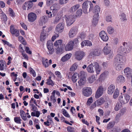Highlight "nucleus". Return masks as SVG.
I'll list each match as a JSON object with an SVG mask.
<instances>
[{
	"label": "nucleus",
	"instance_id": "ea45409f",
	"mask_svg": "<svg viewBox=\"0 0 132 132\" xmlns=\"http://www.w3.org/2000/svg\"><path fill=\"white\" fill-rule=\"evenodd\" d=\"M119 91L118 89H116L113 95V98H117L119 95Z\"/></svg>",
	"mask_w": 132,
	"mask_h": 132
},
{
	"label": "nucleus",
	"instance_id": "aec40b11",
	"mask_svg": "<svg viewBox=\"0 0 132 132\" xmlns=\"http://www.w3.org/2000/svg\"><path fill=\"white\" fill-rule=\"evenodd\" d=\"M95 62H94L92 63L87 67V69L88 72L93 73L94 72L93 67H95Z\"/></svg>",
	"mask_w": 132,
	"mask_h": 132
},
{
	"label": "nucleus",
	"instance_id": "3c124183",
	"mask_svg": "<svg viewBox=\"0 0 132 132\" xmlns=\"http://www.w3.org/2000/svg\"><path fill=\"white\" fill-rule=\"evenodd\" d=\"M93 101L92 97H90L88 99L86 104L87 105L89 106L90 105V104L93 102Z\"/></svg>",
	"mask_w": 132,
	"mask_h": 132
},
{
	"label": "nucleus",
	"instance_id": "a878e982",
	"mask_svg": "<svg viewBox=\"0 0 132 132\" xmlns=\"http://www.w3.org/2000/svg\"><path fill=\"white\" fill-rule=\"evenodd\" d=\"M71 54V53L67 54L64 56L61 59V61L64 62L69 60Z\"/></svg>",
	"mask_w": 132,
	"mask_h": 132
},
{
	"label": "nucleus",
	"instance_id": "09e8293b",
	"mask_svg": "<svg viewBox=\"0 0 132 132\" xmlns=\"http://www.w3.org/2000/svg\"><path fill=\"white\" fill-rule=\"evenodd\" d=\"M79 74L81 78H86V73L84 71H81Z\"/></svg>",
	"mask_w": 132,
	"mask_h": 132
},
{
	"label": "nucleus",
	"instance_id": "c756f323",
	"mask_svg": "<svg viewBox=\"0 0 132 132\" xmlns=\"http://www.w3.org/2000/svg\"><path fill=\"white\" fill-rule=\"evenodd\" d=\"M96 80L95 77L94 75L90 76L88 78V80L89 83H92Z\"/></svg>",
	"mask_w": 132,
	"mask_h": 132
},
{
	"label": "nucleus",
	"instance_id": "7c9ffc66",
	"mask_svg": "<svg viewBox=\"0 0 132 132\" xmlns=\"http://www.w3.org/2000/svg\"><path fill=\"white\" fill-rule=\"evenodd\" d=\"M79 77L78 74L75 73L72 77V80L74 82H76Z\"/></svg>",
	"mask_w": 132,
	"mask_h": 132
},
{
	"label": "nucleus",
	"instance_id": "de8ad7c7",
	"mask_svg": "<svg viewBox=\"0 0 132 132\" xmlns=\"http://www.w3.org/2000/svg\"><path fill=\"white\" fill-rule=\"evenodd\" d=\"M29 70L30 72V73L32 74V76L34 77H35L36 76V75L35 71L31 67L29 68Z\"/></svg>",
	"mask_w": 132,
	"mask_h": 132
},
{
	"label": "nucleus",
	"instance_id": "4be33fe9",
	"mask_svg": "<svg viewBox=\"0 0 132 132\" xmlns=\"http://www.w3.org/2000/svg\"><path fill=\"white\" fill-rule=\"evenodd\" d=\"M48 17L45 15L43 16L40 18V20L39 22L40 24L42 25L43 23H46L48 21Z\"/></svg>",
	"mask_w": 132,
	"mask_h": 132
},
{
	"label": "nucleus",
	"instance_id": "20e7f679",
	"mask_svg": "<svg viewBox=\"0 0 132 132\" xmlns=\"http://www.w3.org/2000/svg\"><path fill=\"white\" fill-rule=\"evenodd\" d=\"M64 17L67 21L68 26L71 25L75 21V19L73 15L67 14L64 15Z\"/></svg>",
	"mask_w": 132,
	"mask_h": 132
},
{
	"label": "nucleus",
	"instance_id": "680f3d73",
	"mask_svg": "<svg viewBox=\"0 0 132 132\" xmlns=\"http://www.w3.org/2000/svg\"><path fill=\"white\" fill-rule=\"evenodd\" d=\"M113 127V123L112 122H110L108 125L107 128L109 129Z\"/></svg>",
	"mask_w": 132,
	"mask_h": 132
},
{
	"label": "nucleus",
	"instance_id": "4d7b16f0",
	"mask_svg": "<svg viewBox=\"0 0 132 132\" xmlns=\"http://www.w3.org/2000/svg\"><path fill=\"white\" fill-rule=\"evenodd\" d=\"M69 0H59V3L61 4H63L67 3Z\"/></svg>",
	"mask_w": 132,
	"mask_h": 132
},
{
	"label": "nucleus",
	"instance_id": "f3484780",
	"mask_svg": "<svg viewBox=\"0 0 132 132\" xmlns=\"http://www.w3.org/2000/svg\"><path fill=\"white\" fill-rule=\"evenodd\" d=\"M73 40H70L68 42L66 46L65 49L66 51L71 50L73 49Z\"/></svg>",
	"mask_w": 132,
	"mask_h": 132
},
{
	"label": "nucleus",
	"instance_id": "412c9836",
	"mask_svg": "<svg viewBox=\"0 0 132 132\" xmlns=\"http://www.w3.org/2000/svg\"><path fill=\"white\" fill-rule=\"evenodd\" d=\"M115 86L113 85L109 86L108 88V93L109 94H112L115 90Z\"/></svg>",
	"mask_w": 132,
	"mask_h": 132
},
{
	"label": "nucleus",
	"instance_id": "6e6552de",
	"mask_svg": "<svg viewBox=\"0 0 132 132\" xmlns=\"http://www.w3.org/2000/svg\"><path fill=\"white\" fill-rule=\"evenodd\" d=\"M78 31V28L77 27H72L70 30L69 33V35L70 38H72L77 34Z\"/></svg>",
	"mask_w": 132,
	"mask_h": 132
},
{
	"label": "nucleus",
	"instance_id": "a211bd4d",
	"mask_svg": "<svg viewBox=\"0 0 132 132\" xmlns=\"http://www.w3.org/2000/svg\"><path fill=\"white\" fill-rule=\"evenodd\" d=\"M64 23H59L57 25L55 31L59 33L61 32L64 29Z\"/></svg>",
	"mask_w": 132,
	"mask_h": 132
},
{
	"label": "nucleus",
	"instance_id": "338daca9",
	"mask_svg": "<svg viewBox=\"0 0 132 132\" xmlns=\"http://www.w3.org/2000/svg\"><path fill=\"white\" fill-rule=\"evenodd\" d=\"M96 102L95 101L94 103L92 104L90 106V108L91 109H93L96 106Z\"/></svg>",
	"mask_w": 132,
	"mask_h": 132
},
{
	"label": "nucleus",
	"instance_id": "72a5a7b5",
	"mask_svg": "<svg viewBox=\"0 0 132 132\" xmlns=\"http://www.w3.org/2000/svg\"><path fill=\"white\" fill-rule=\"evenodd\" d=\"M107 31L109 34H112L114 31V28L112 27H109L107 28Z\"/></svg>",
	"mask_w": 132,
	"mask_h": 132
},
{
	"label": "nucleus",
	"instance_id": "49530a36",
	"mask_svg": "<svg viewBox=\"0 0 132 132\" xmlns=\"http://www.w3.org/2000/svg\"><path fill=\"white\" fill-rule=\"evenodd\" d=\"M14 120L15 122L17 123L20 124L21 123L20 121L21 120L19 117H15Z\"/></svg>",
	"mask_w": 132,
	"mask_h": 132
},
{
	"label": "nucleus",
	"instance_id": "c9c22d12",
	"mask_svg": "<svg viewBox=\"0 0 132 132\" xmlns=\"http://www.w3.org/2000/svg\"><path fill=\"white\" fill-rule=\"evenodd\" d=\"M5 66H6L5 62V61L2 60L0 61V69L1 70H4V67Z\"/></svg>",
	"mask_w": 132,
	"mask_h": 132
},
{
	"label": "nucleus",
	"instance_id": "cd10ccee",
	"mask_svg": "<svg viewBox=\"0 0 132 132\" xmlns=\"http://www.w3.org/2000/svg\"><path fill=\"white\" fill-rule=\"evenodd\" d=\"M61 16L58 15L55 18L53 22L54 23H57L59 22H61Z\"/></svg>",
	"mask_w": 132,
	"mask_h": 132
},
{
	"label": "nucleus",
	"instance_id": "6e6d98bb",
	"mask_svg": "<svg viewBox=\"0 0 132 132\" xmlns=\"http://www.w3.org/2000/svg\"><path fill=\"white\" fill-rule=\"evenodd\" d=\"M46 13L48 15V17L51 18L53 17V14L51 12L46 10Z\"/></svg>",
	"mask_w": 132,
	"mask_h": 132
},
{
	"label": "nucleus",
	"instance_id": "5fc2aeb1",
	"mask_svg": "<svg viewBox=\"0 0 132 132\" xmlns=\"http://www.w3.org/2000/svg\"><path fill=\"white\" fill-rule=\"evenodd\" d=\"M2 41L4 43V45L6 44L9 47H12V45L8 42L4 40H2Z\"/></svg>",
	"mask_w": 132,
	"mask_h": 132
},
{
	"label": "nucleus",
	"instance_id": "5701e85b",
	"mask_svg": "<svg viewBox=\"0 0 132 132\" xmlns=\"http://www.w3.org/2000/svg\"><path fill=\"white\" fill-rule=\"evenodd\" d=\"M100 12V8L98 5H96L94 8L93 12L94 13V17L96 16L97 17L98 16L99 13Z\"/></svg>",
	"mask_w": 132,
	"mask_h": 132
},
{
	"label": "nucleus",
	"instance_id": "0e129e2a",
	"mask_svg": "<svg viewBox=\"0 0 132 132\" xmlns=\"http://www.w3.org/2000/svg\"><path fill=\"white\" fill-rule=\"evenodd\" d=\"M25 51L26 53H29V54H31V52L30 51L29 48L28 47H26L25 48Z\"/></svg>",
	"mask_w": 132,
	"mask_h": 132
},
{
	"label": "nucleus",
	"instance_id": "69168bd1",
	"mask_svg": "<svg viewBox=\"0 0 132 132\" xmlns=\"http://www.w3.org/2000/svg\"><path fill=\"white\" fill-rule=\"evenodd\" d=\"M86 36V34L84 32L81 33L79 35V37L81 38H84Z\"/></svg>",
	"mask_w": 132,
	"mask_h": 132
},
{
	"label": "nucleus",
	"instance_id": "9b49d317",
	"mask_svg": "<svg viewBox=\"0 0 132 132\" xmlns=\"http://www.w3.org/2000/svg\"><path fill=\"white\" fill-rule=\"evenodd\" d=\"M104 91V88L103 86H100L97 89L95 95V97L98 98L100 97L103 94Z\"/></svg>",
	"mask_w": 132,
	"mask_h": 132
},
{
	"label": "nucleus",
	"instance_id": "13d9d810",
	"mask_svg": "<svg viewBox=\"0 0 132 132\" xmlns=\"http://www.w3.org/2000/svg\"><path fill=\"white\" fill-rule=\"evenodd\" d=\"M95 37V36L93 34H90L88 37V38L90 40H93Z\"/></svg>",
	"mask_w": 132,
	"mask_h": 132
},
{
	"label": "nucleus",
	"instance_id": "b1692460",
	"mask_svg": "<svg viewBox=\"0 0 132 132\" xmlns=\"http://www.w3.org/2000/svg\"><path fill=\"white\" fill-rule=\"evenodd\" d=\"M125 80V77L122 75H120L117 77L116 79L117 81L119 83H123Z\"/></svg>",
	"mask_w": 132,
	"mask_h": 132
},
{
	"label": "nucleus",
	"instance_id": "8fccbe9b",
	"mask_svg": "<svg viewBox=\"0 0 132 132\" xmlns=\"http://www.w3.org/2000/svg\"><path fill=\"white\" fill-rule=\"evenodd\" d=\"M9 11L10 12V15L12 17H14L15 16V14L12 10L11 8H9Z\"/></svg>",
	"mask_w": 132,
	"mask_h": 132
},
{
	"label": "nucleus",
	"instance_id": "37998d69",
	"mask_svg": "<svg viewBox=\"0 0 132 132\" xmlns=\"http://www.w3.org/2000/svg\"><path fill=\"white\" fill-rule=\"evenodd\" d=\"M62 111L63 114L65 116L68 118H69L70 117V115L65 109H62Z\"/></svg>",
	"mask_w": 132,
	"mask_h": 132
},
{
	"label": "nucleus",
	"instance_id": "f704fd0d",
	"mask_svg": "<svg viewBox=\"0 0 132 132\" xmlns=\"http://www.w3.org/2000/svg\"><path fill=\"white\" fill-rule=\"evenodd\" d=\"M51 10H54L59 11L60 9V7L58 4H54L51 7Z\"/></svg>",
	"mask_w": 132,
	"mask_h": 132
},
{
	"label": "nucleus",
	"instance_id": "79ce46f5",
	"mask_svg": "<svg viewBox=\"0 0 132 132\" xmlns=\"http://www.w3.org/2000/svg\"><path fill=\"white\" fill-rule=\"evenodd\" d=\"M108 72L107 71H105L102 73L100 76L99 78H102L106 77L108 75Z\"/></svg>",
	"mask_w": 132,
	"mask_h": 132
},
{
	"label": "nucleus",
	"instance_id": "c85d7f7f",
	"mask_svg": "<svg viewBox=\"0 0 132 132\" xmlns=\"http://www.w3.org/2000/svg\"><path fill=\"white\" fill-rule=\"evenodd\" d=\"M98 16H95L94 15L93 20L92 21V25L93 26H95L97 25V23Z\"/></svg>",
	"mask_w": 132,
	"mask_h": 132
},
{
	"label": "nucleus",
	"instance_id": "c03bdc74",
	"mask_svg": "<svg viewBox=\"0 0 132 132\" xmlns=\"http://www.w3.org/2000/svg\"><path fill=\"white\" fill-rule=\"evenodd\" d=\"M48 59H46L45 60H43L42 61L43 65L45 68L48 67L49 66V64L48 63Z\"/></svg>",
	"mask_w": 132,
	"mask_h": 132
},
{
	"label": "nucleus",
	"instance_id": "423d86ee",
	"mask_svg": "<svg viewBox=\"0 0 132 132\" xmlns=\"http://www.w3.org/2000/svg\"><path fill=\"white\" fill-rule=\"evenodd\" d=\"M82 92L83 95L85 96L88 97L92 94V90L90 88L86 87L82 89Z\"/></svg>",
	"mask_w": 132,
	"mask_h": 132
},
{
	"label": "nucleus",
	"instance_id": "864d4df0",
	"mask_svg": "<svg viewBox=\"0 0 132 132\" xmlns=\"http://www.w3.org/2000/svg\"><path fill=\"white\" fill-rule=\"evenodd\" d=\"M47 81V82H46L47 84L49 85H50L52 86H53L54 85V83L51 79H48Z\"/></svg>",
	"mask_w": 132,
	"mask_h": 132
},
{
	"label": "nucleus",
	"instance_id": "2f4dec72",
	"mask_svg": "<svg viewBox=\"0 0 132 132\" xmlns=\"http://www.w3.org/2000/svg\"><path fill=\"white\" fill-rule=\"evenodd\" d=\"M86 78H81L80 80L78 81L79 85L80 86H81L84 85L86 81Z\"/></svg>",
	"mask_w": 132,
	"mask_h": 132
},
{
	"label": "nucleus",
	"instance_id": "a19ab883",
	"mask_svg": "<svg viewBox=\"0 0 132 132\" xmlns=\"http://www.w3.org/2000/svg\"><path fill=\"white\" fill-rule=\"evenodd\" d=\"M82 14V11L81 9H79L76 12L75 16L76 17H79Z\"/></svg>",
	"mask_w": 132,
	"mask_h": 132
},
{
	"label": "nucleus",
	"instance_id": "58836bf2",
	"mask_svg": "<svg viewBox=\"0 0 132 132\" xmlns=\"http://www.w3.org/2000/svg\"><path fill=\"white\" fill-rule=\"evenodd\" d=\"M62 43V41L61 40H59L56 41L54 43V45L55 46H61V45Z\"/></svg>",
	"mask_w": 132,
	"mask_h": 132
},
{
	"label": "nucleus",
	"instance_id": "4468645a",
	"mask_svg": "<svg viewBox=\"0 0 132 132\" xmlns=\"http://www.w3.org/2000/svg\"><path fill=\"white\" fill-rule=\"evenodd\" d=\"M33 5V3L29 1L23 4L22 6V9L24 10L26 9L28 10L32 7Z\"/></svg>",
	"mask_w": 132,
	"mask_h": 132
},
{
	"label": "nucleus",
	"instance_id": "39448f33",
	"mask_svg": "<svg viewBox=\"0 0 132 132\" xmlns=\"http://www.w3.org/2000/svg\"><path fill=\"white\" fill-rule=\"evenodd\" d=\"M47 47L48 50L47 53L48 55H51L54 52V49L53 48V43L51 40L47 41Z\"/></svg>",
	"mask_w": 132,
	"mask_h": 132
},
{
	"label": "nucleus",
	"instance_id": "774afa93",
	"mask_svg": "<svg viewBox=\"0 0 132 132\" xmlns=\"http://www.w3.org/2000/svg\"><path fill=\"white\" fill-rule=\"evenodd\" d=\"M68 131L69 132H74L73 128L70 127H68L67 128Z\"/></svg>",
	"mask_w": 132,
	"mask_h": 132
},
{
	"label": "nucleus",
	"instance_id": "e433bc0d",
	"mask_svg": "<svg viewBox=\"0 0 132 132\" xmlns=\"http://www.w3.org/2000/svg\"><path fill=\"white\" fill-rule=\"evenodd\" d=\"M104 99L102 98L96 101V103H97V106H98L101 105H102L104 102Z\"/></svg>",
	"mask_w": 132,
	"mask_h": 132
},
{
	"label": "nucleus",
	"instance_id": "393cba45",
	"mask_svg": "<svg viewBox=\"0 0 132 132\" xmlns=\"http://www.w3.org/2000/svg\"><path fill=\"white\" fill-rule=\"evenodd\" d=\"M47 35L44 30H43L41 32L40 38V40L41 41H43L46 38Z\"/></svg>",
	"mask_w": 132,
	"mask_h": 132
},
{
	"label": "nucleus",
	"instance_id": "1a4fd4ad",
	"mask_svg": "<svg viewBox=\"0 0 132 132\" xmlns=\"http://www.w3.org/2000/svg\"><path fill=\"white\" fill-rule=\"evenodd\" d=\"M101 54L100 50L98 49H93L90 51L89 55V57L97 56Z\"/></svg>",
	"mask_w": 132,
	"mask_h": 132
},
{
	"label": "nucleus",
	"instance_id": "2eb2a0df",
	"mask_svg": "<svg viewBox=\"0 0 132 132\" xmlns=\"http://www.w3.org/2000/svg\"><path fill=\"white\" fill-rule=\"evenodd\" d=\"M10 32L12 34L15 35L16 37L19 36V31L16 29H15L13 25H11L10 27Z\"/></svg>",
	"mask_w": 132,
	"mask_h": 132
},
{
	"label": "nucleus",
	"instance_id": "6ab92c4d",
	"mask_svg": "<svg viewBox=\"0 0 132 132\" xmlns=\"http://www.w3.org/2000/svg\"><path fill=\"white\" fill-rule=\"evenodd\" d=\"M99 35L103 41H106L108 40V37L104 31H102L100 33Z\"/></svg>",
	"mask_w": 132,
	"mask_h": 132
},
{
	"label": "nucleus",
	"instance_id": "a18cd8bd",
	"mask_svg": "<svg viewBox=\"0 0 132 132\" xmlns=\"http://www.w3.org/2000/svg\"><path fill=\"white\" fill-rule=\"evenodd\" d=\"M121 103H117L115 105L114 109L116 111H118L121 107Z\"/></svg>",
	"mask_w": 132,
	"mask_h": 132
},
{
	"label": "nucleus",
	"instance_id": "9d476101",
	"mask_svg": "<svg viewBox=\"0 0 132 132\" xmlns=\"http://www.w3.org/2000/svg\"><path fill=\"white\" fill-rule=\"evenodd\" d=\"M108 44H106V46H105L103 49V52L105 54H109L110 57H112L113 56V52L111 51L110 48L107 46Z\"/></svg>",
	"mask_w": 132,
	"mask_h": 132
},
{
	"label": "nucleus",
	"instance_id": "e2e57ef3",
	"mask_svg": "<svg viewBox=\"0 0 132 132\" xmlns=\"http://www.w3.org/2000/svg\"><path fill=\"white\" fill-rule=\"evenodd\" d=\"M104 4L106 6H108L110 5V2L109 0H104Z\"/></svg>",
	"mask_w": 132,
	"mask_h": 132
},
{
	"label": "nucleus",
	"instance_id": "ddd939ff",
	"mask_svg": "<svg viewBox=\"0 0 132 132\" xmlns=\"http://www.w3.org/2000/svg\"><path fill=\"white\" fill-rule=\"evenodd\" d=\"M90 3V2L86 1L82 4V8L84 13H87V9L89 7V5Z\"/></svg>",
	"mask_w": 132,
	"mask_h": 132
},
{
	"label": "nucleus",
	"instance_id": "7ed1b4c3",
	"mask_svg": "<svg viewBox=\"0 0 132 132\" xmlns=\"http://www.w3.org/2000/svg\"><path fill=\"white\" fill-rule=\"evenodd\" d=\"M130 98V96L127 94H123V95H121L119 97V100L121 104H123L127 103Z\"/></svg>",
	"mask_w": 132,
	"mask_h": 132
},
{
	"label": "nucleus",
	"instance_id": "f257e3e1",
	"mask_svg": "<svg viewBox=\"0 0 132 132\" xmlns=\"http://www.w3.org/2000/svg\"><path fill=\"white\" fill-rule=\"evenodd\" d=\"M126 61L124 56L121 55L117 54L114 58L113 65L116 70L119 71L123 68L124 63Z\"/></svg>",
	"mask_w": 132,
	"mask_h": 132
},
{
	"label": "nucleus",
	"instance_id": "f8f14e48",
	"mask_svg": "<svg viewBox=\"0 0 132 132\" xmlns=\"http://www.w3.org/2000/svg\"><path fill=\"white\" fill-rule=\"evenodd\" d=\"M37 18L36 15L33 12L30 13L28 15V21L30 22H32L35 21Z\"/></svg>",
	"mask_w": 132,
	"mask_h": 132
},
{
	"label": "nucleus",
	"instance_id": "473e14b6",
	"mask_svg": "<svg viewBox=\"0 0 132 132\" xmlns=\"http://www.w3.org/2000/svg\"><path fill=\"white\" fill-rule=\"evenodd\" d=\"M63 48L61 46H58L56 49V53L57 54H62L63 52Z\"/></svg>",
	"mask_w": 132,
	"mask_h": 132
},
{
	"label": "nucleus",
	"instance_id": "0eeeda50",
	"mask_svg": "<svg viewBox=\"0 0 132 132\" xmlns=\"http://www.w3.org/2000/svg\"><path fill=\"white\" fill-rule=\"evenodd\" d=\"M75 56L76 59L78 60H80L85 56V53L82 51H78L75 52Z\"/></svg>",
	"mask_w": 132,
	"mask_h": 132
},
{
	"label": "nucleus",
	"instance_id": "bb28decb",
	"mask_svg": "<svg viewBox=\"0 0 132 132\" xmlns=\"http://www.w3.org/2000/svg\"><path fill=\"white\" fill-rule=\"evenodd\" d=\"M95 68L97 74H99L101 69L100 67L98 64L97 62H96L95 64Z\"/></svg>",
	"mask_w": 132,
	"mask_h": 132
},
{
	"label": "nucleus",
	"instance_id": "603ef678",
	"mask_svg": "<svg viewBox=\"0 0 132 132\" xmlns=\"http://www.w3.org/2000/svg\"><path fill=\"white\" fill-rule=\"evenodd\" d=\"M86 43V46H87L90 47L92 45V44L91 42L89 40H85Z\"/></svg>",
	"mask_w": 132,
	"mask_h": 132
},
{
	"label": "nucleus",
	"instance_id": "bf43d9fd",
	"mask_svg": "<svg viewBox=\"0 0 132 132\" xmlns=\"http://www.w3.org/2000/svg\"><path fill=\"white\" fill-rule=\"evenodd\" d=\"M80 5L79 4H77L73 6L72 7L75 11H76L80 7Z\"/></svg>",
	"mask_w": 132,
	"mask_h": 132
},
{
	"label": "nucleus",
	"instance_id": "f03ea898",
	"mask_svg": "<svg viewBox=\"0 0 132 132\" xmlns=\"http://www.w3.org/2000/svg\"><path fill=\"white\" fill-rule=\"evenodd\" d=\"M127 43L124 42L123 43L122 45L118 48V52L121 54L128 53L131 51V48H129L128 50H127Z\"/></svg>",
	"mask_w": 132,
	"mask_h": 132
},
{
	"label": "nucleus",
	"instance_id": "052dcab7",
	"mask_svg": "<svg viewBox=\"0 0 132 132\" xmlns=\"http://www.w3.org/2000/svg\"><path fill=\"white\" fill-rule=\"evenodd\" d=\"M121 116V113H118L117 114L115 118H116V120L117 121H119Z\"/></svg>",
	"mask_w": 132,
	"mask_h": 132
},
{
	"label": "nucleus",
	"instance_id": "4c0bfd02",
	"mask_svg": "<svg viewBox=\"0 0 132 132\" xmlns=\"http://www.w3.org/2000/svg\"><path fill=\"white\" fill-rule=\"evenodd\" d=\"M78 65L76 63L73 64L70 67V70L71 71H73L75 70L77 68Z\"/></svg>",
	"mask_w": 132,
	"mask_h": 132
},
{
	"label": "nucleus",
	"instance_id": "dca6fc26",
	"mask_svg": "<svg viewBox=\"0 0 132 132\" xmlns=\"http://www.w3.org/2000/svg\"><path fill=\"white\" fill-rule=\"evenodd\" d=\"M124 72L127 77L128 78L132 77V70L129 67H127L124 70Z\"/></svg>",
	"mask_w": 132,
	"mask_h": 132
}]
</instances>
